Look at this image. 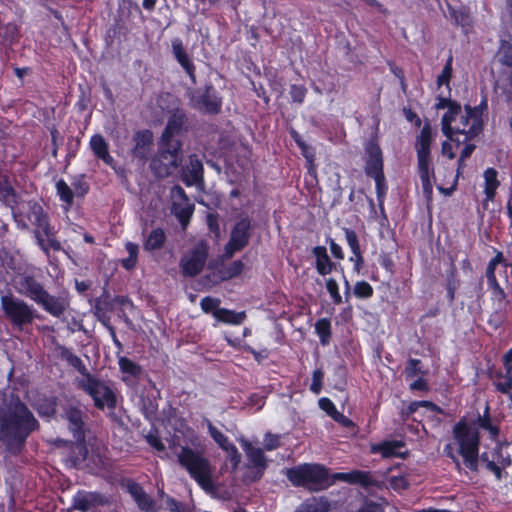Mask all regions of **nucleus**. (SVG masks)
I'll use <instances>...</instances> for the list:
<instances>
[{"label":"nucleus","instance_id":"35","mask_svg":"<svg viewBox=\"0 0 512 512\" xmlns=\"http://www.w3.org/2000/svg\"><path fill=\"white\" fill-rule=\"evenodd\" d=\"M125 249L128 253V257L122 259L121 264L125 269L130 270L134 268L137 264L139 247L135 243L127 242L125 244Z\"/></svg>","mask_w":512,"mask_h":512},{"label":"nucleus","instance_id":"7","mask_svg":"<svg viewBox=\"0 0 512 512\" xmlns=\"http://www.w3.org/2000/svg\"><path fill=\"white\" fill-rule=\"evenodd\" d=\"M182 162L181 142L166 143L160 140L159 152L151 162V168L158 177L169 176Z\"/></svg>","mask_w":512,"mask_h":512},{"label":"nucleus","instance_id":"17","mask_svg":"<svg viewBox=\"0 0 512 512\" xmlns=\"http://www.w3.org/2000/svg\"><path fill=\"white\" fill-rule=\"evenodd\" d=\"M35 303L54 317H60L69 305L65 297L50 295L46 290L43 291V295L39 296Z\"/></svg>","mask_w":512,"mask_h":512},{"label":"nucleus","instance_id":"16","mask_svg":"<svg viewBox=\"0 0 512 512\" xmlns=\"http://www.w3.org/2000/svg\"><path fill=\"white\" fill-rule=\"evenodd\" d=\"M191 101L194 108L204 113H218L221 108L220 99L210 87L202 92H196Z\"/></svg>","mask_w":512,"mask_h":512},{"label":"nucleus","instance_id":"64","mask_svg":"<svg viewBox=\"0 0 512 512\" xmlns=\"http://www.w3.org/2000/svg\"><path fill=\"white\" fill-rule=\"evenodd\" d=\"M172 49H173L174 56L176 58L179 57V56H182L183 54L186 53L184 48H183L182 42L179 39L173 40V42H172Z\"/></svg>","mask_w":512,"mask_h":512},{"label":"nucleus","instance_id":"20","mask_svg":"<svg viewBox=\"0 0 512 512\" xmlns=\"http://www.w3.org/2000/svg\"><path fill=\"white\" fill-rule=\"evenodd\" d=\"M152 133L148 130L139 131L134 135V148L132 154L139 159H146L152 143Z\"/></svg>","mask_w":512,"mask_h":512},{"label":"nucleus","instance_id":"57","mask_svg":"<svg viewBox=\"0 0 512 512\" xmlns=\"http://www.w3.org/2000/svg\"><path fill=\"white\" fill-rule=\"evenodd\" d=\"M441 153L443 156L447 157L448 159H454L455 153L453 151V145L452 141L449 139L444 141L441 145Z\"/></svg>","mask_w":512,"mask_h":512},{"label":"nucleus","instance_id":"53","mask_svg":"<svg viewBox=\"0 0 512 512\" xmlns=\"http://www.w3.org/2000/svg\"><path fill=\"white\" fill-rule=\"evenodd\" d=\"M465 144L466 145L463 148V150H462V152L460 154L459 161H458V169H457L458 173L463 168L464 161L472 154L473 150L475 149V145L474 144H470L469 142H466Z\"/></svg>","mask_w":512,"mask_h":512},{"label":"nucleus","instance_id":"62","mask_svg":"<svg viewBox=\"0 0 512 512\" xmlns=\"http://www.w3.org/2000/svg\"><path fill=\"white\" fill-rule=\"evenodd\" d=\"M69 361L74 367H76L79 370V372L82 374V377H84V373H88L87 369L85 368L79 357L72 355L69 358Z\"/></svg>","mask_w":512,"mask_h":512},{"label":"nucleus","instance_id":"22","mask_svg":"<svg viewBox=\"0 0 512 512\" xmlns=\"http://www.w3.org/2000/svg\"><path fill=\"white\" fill-rule=\"evenodd\" d=\"M510 464V456L504 453L501 447H498L493 452L492 460L487 461V468L494 473L498 480L502 478V470Z\"/></svg>","mask_w":512,"mask_h":512},{"label":"nucleus","instance_id":"54","mask_svg":"<svg viewBox=\"0 0 512 512\" xmlns=\"http://www.w3.org/2000/svg\"><path fill=\"white\" fill-rule=\"evenodd\" d=\"M263 443L268 451L274 450L280 445L279 437L273 434H266Z\"/></svg>","mask_w":512,"mask_h":512},{"label":"nucleus","instance_id":"44","mask_svg":"<svg viewBox=\"0 0 512 512\" xmlns=\"http://www.w3.org/2000/svg\"><path fill=\"white\" fill-rule=\"evenodd\" d=\"M373 294L372 286L366 281H359L354 286V295L357 298H369Z\"/></svg>","mask_w":512,"mask_h":512},{"label":"nucleus","instance_id":"63","mask_svg":"<svg viewBox=\"0 0 512 512\" xmlns=\"http://www.w3.org/2000/svg\"><path fill=\"white\" fill-rule=\"evenodd\" d=\"M503 365L506 373H512V348L504 354Z\"/></svg>","mask_w":512,"mask_h":512},{"label":"nucleus","instance_id":"8","mask_svg":"<svg viewBox=\"0 0 512 512\" xmlns=\"http://www.w3.org/2000/svg\"><path fill=\"white\" fill-rule=\"evenodd\" d=\"M77 385L93 399L97 408L115 407L116 395L106 382L92 376L90 373H84V377L77 380Z\"/></svg>","mask_w":512,"mask_h":512},{"label":"nucleus","instance_id":"31","mask_svg":"<svg viewBox=\"0 0 512 512\" xmlns=\"http://www.w3.org/2000/svg\"><path fill=\"white\" fill-rule=\"evenodd\" d=\"M129 492L134 497L138 506L142 510H149L152 507L151 498L143 491V489L136 483H132L128 486Z\"/></svg>","mask_w":512,"mask_h":512},{"label":"nucleus","instance_id":"55","mask_svg":"<svg viewBox=\"0 0 512 512\" xmlns=\"http://www.w3.org/2000/svg\"><path fill=\"white\" fill-rule=\"evenodd\" d=\"M244 264L241 261L233 262L226 271V278H233L241 274Z\"/></svg>","mask_w":512,"mask_h":512},{"label":"nucleus","instance_id":"51","mask_svg":"<svg viewBox=\"0 0 512 512\" xmlns=\"http://www.w3.org/2000/svg\"><path fill=\"white\" fill-rule=\"evenodd\" d=\"M390 486L397 491L406 489L408 487V481L404 476H392L389 479Z\"/></svg>","mask_w":512,"mask_h":512},{"label":"nucleus","instance_id":"23","mask_svg":"<svg viewBox=\"0 0 512 512\" xmlns=\"http://www.w3.org/2000/svg\"><path fill=\"white\" fill-rule=\"evenodd\" d=\"M241 445L251 465L260 469L262 472L266 467V459L263 451L260 448L254 447L247 440H241Z\"/></svg>","mask_w":512,"mask_h":512},{"label":"nucleus","instance_id":"19","mask_svg":"<svg viewBox=\"0 0 512 512\" xmlns=\"http://www.w3.org/2000/svg\"><path fill=\"white\" fill-rule=\"evenodd\" d=\"M105 499L95 492H79L74 496L73 504L75 509L80 511H88L90 508L101 505Z\"/></svg>","mask_w":512,"mask_h":512},{"label":"nucleus","instance_id":"12","mask_svg":"<svg viewBox=\"0 0 512 512\" xmlns=\"http://www.w3.org/2000/svg\"><path fill=\"white\" fill-rule=\"evenodd\" d=\"M250 220L248 218L240 219L231 232V237L225 246L226 258H231L236 251L243 249L249 240Z\"/></svg>","mask_w":512,"mask_h":512},{"label":"nucleus","instance_id":"36","mask_svg":"<svg viewBox=\"0 0 512 512\" xmlns=\"http://www.w3.org/2000/svg\"><path fill=\"white\" fill-rule=\"evenodd\" d=\"M327 501L314 499L311 502L302 504L295 512H328Z\"/></svg>","mask_w":512,"mask_h":512},{"label":"nucleus","instance_id":"43","mask_svg":"<svg viewBox=\"0 0 512 512\" xmlns=\"http://www.w3.org/2000/svg\"><path fill=\"white\" fill-rule=\"evenodd\" d=\"M220 300L213 298V297H204L201 302L200 306L201 309L205 313H212L213 317L215 318V311L220 310Z\"/></svg>","mask_w":512,"mask_h":512},{"label":"nucleus","instance_id":"13","mask_svg":"<svg viewBox=\"0 0 512 512\" xmlns=\"http://www.w3.org/2000/svg\"><path fill=\"white\" fill-rule=\"evenodd\" d=\"M366 151V173L376 180L379 185L383 178V158L379 145L374 141H369L365 146Z\"/></svg>","mask_w":512,"mask_h":512},{"label":"nucleus","instance_id":"2","mask_svg":"<svg viewBox=\"0 0 512 512\" xmlns=\"http://www.w3.org/2000/svg\"><path fill=\"white\" fill-rule=\"evenodd\" d=\"M453 437L444 448V453L453 460L458 470L461 469L458 456H461L467 468L478 469L479 432L466 420H460L453 427Z\"/></svg>","mask_w":512,"mask_h":512},{"label":"nucleus","instance_id":"33","mask_svg":"<svg viewBox=\"0 0 512 512\" xmlns=\"http://www.w3.org/2000/svg\"><path fill=\"white\" fill-rule=\"evenodd\" d=\"M118 364L121 372L125 374L123 378L125 381H127L129 377L136 378L141 374L140 366L127 357H120Z\"/></svg>","mask_w":512,"mask_h":512},{"label":"nucleus","instance_id":"27","mask_svg":"<svg viewBox=\"0 0 512 512\" xmlns=\"http://www.w3.org/2000/svg\"><path fill=\"white\" fill-rule=\"evenodd\" d=\"M246 318L245 312H235L225 308L215 311V319L226 324L238 325Z\"/></svg>","mask_w":512,"mask_h":512},{"label":"nucleus","instance_id":"10","mask_svg":"<svg viewBox=\"0 0 512 512\" xmlns=\"http://www.w3.org/2000/svg\"><path fill=\"white\" fill-rule=\"evenodd\" d=\"M0 304L5 316L18 328L31 324L36 316L32 306L12 295L2 296Z\"/></svg>","mask_w":512,"mask_h":512},{"label":"nucleus","instance_id":"26","mask_svg":"<svg viewBox=\"0 0 512 512\" xmlns=\"http://www.w3.org/2000/svg\"><path fill=\"white\" fill-rule=\"evenodd\" d=\"M484 181V193L486 195V200L492 201L500 184L497 179V171L493 168L486 169L484 172Z\"/></svg>","mask_w":512,"mask_h":512},{"label":"nucleus","instance_id":"47","mask_svg":"<svg viewBox=\"0 0 512 512\" xmlns=\"http://www.w3.org/2000/svg\"><path fill=\"white\" fill-rule=\"evenodd\" d=\"M323 377H324V374H323L322 370L316 369L313 371L312 383L310 385V390L314 394H319L321 392Z\"/></svg>","mask_w":512,"mask_h":512},{"label":"nucleus","instance_id":"39","mask_svg":"<svg viewBox=\"0 0 512 512\" xmlns=\"http://www.w3.org/2000/svg\"><path fill=\"white\" fill-rule=\"evenodd\" d=\"M207 428L210 436L213 440L224 450L225 447H228L231 443L228 441V438L219 431L209 420H206Z\"/></svg>","mask_w":512,"mask_h":512},{"label":"nucleus","instance_id":"38","mask_svg":"<svg viewBox=\"0 0 512 512\" xmlns=\"http://www.w3.org/2000/svg\"><path fill=\"white\" fill-rule=\"evenodd\" d=\"M330 328V321L326 318H322L316 322L315 329L318 336L320 337L322 344H326L328 342V339L331 335Z\"/></svg>","mask_w":512,"mask_h":512},{"label":"nucleus","instance_id":"24","mask_svg":"<svg viewBox=\"0 0 512 512\" xmlns=\"http://www.w3.org/2000/svg\"><path fill=\"white\" fill-rule=\"evenodd\" d=\"M313 255L317 272L322 276L329 274L334 264L331 262L326 248L324 246H316L313 249Z\"/></svg>","mask_w":512,"mask_h":512},{"label":"nucleus","instance_id":"5","mask_svg":"<svg viewBox=\"0 0 512 512\" xmlns=\"http://www.w3.org/2000/svg\"><path fill=\"white\" fill-rule=\"evenodd\" d=\"M178 462L183 466L189 475L206 491L214 489L213 467L210 461L201 453L191 448L182 447L177 455Z\"/></svg>","mask_w":512,"mask_h":512},{"label":"nucleus","instance_id":"46","mask_svg":"<svg viewBox=\"0 0 512 512\" xmlns=\"http://www.w3.org/2000/svg\"><path fill=\"white\" fill-rule=\"evenodd\" d=\"M496 387L502 393H508L512 389V373H506L500 375L497 382Z\"/></svg>","mask_w":512,"mask_h":512},{"label":"nucleus","instance_id":"60","mask_svg":"<svg viewBox=\"0 0 512 512\" xmlns=\"http://www.w3.org/2000/svg\"><path fill=\"white\" fill-rule=\"evenodd\" d=\"M495 268H496V265H494L490 261L486 268V277H487L488 285L498 283L496 276H495Z\"/></svg>","mask_w":512,"mask_h":512},{"label":"nucleus","instance_id":"32","mask_svg":"<svg viewBox=\"0 0 512 512\" xmlns=\"http://www.w3.org/2000/svg\"><path fill=\"white\" fill-rule=\"evenodd\" d=\"M166 236L162 229H154L148 235L145 243L144 249L147 251H153L160 249L165 243Z\"/></svg>","mask_w":512,"mask_h":512},{"label":"nucleus","instance_id":"56","mask_svg":"<svg viewBox=\"0 0 512 512\" xmlns=\"http://www.w3.org/2000/svg\"><path fill=\"white\" fill-rule=\"evenodd\" d=\"M178 60V62L180 63V65L186 70V72L191 76L193 77V73H194V66L193 64L191 63L188 55L185 53L183 54L182 56H179L176 58Z\"/></svg>","mask_w":512,"mask_h":512},{"label":"nucleus","instance_id":"58","mask_svg":"<svg viewBox=\"0 0 512 512\" xmlns=\"http://www.w3.org/2000/svg\"><path fill=\"white\" fill-rule=\"evenodd\" d=\"M419 407H426V408L430 409L431 411L437 410V407L433 403H431V402H428V401H418V402H413V403L410 404L409 411L410 412H415Z\"/></svg>","mask_w":512,"mask_h":512},{"label":"nucleus","instance_id":"34","mask_svg":"<svg viewBox=\"0 0 512 512\" xmlns=\"http://www.w3.org/2000/svg\"><path fill=\"white\" fill-rule=\"evenodd\" d=\"M56 190L61 201L65 203V209L68 210L73 203V191L64 180L57 181Z\"/></svg>","mask_w":512,"mask_h":512},{"label":"nucleus","instance_id":"3","mask_svg":"<svg viewBox=\"0 0 512 512\" xmlns=\"http://www.w3.org/2000/svg\"><path fill=\"white\" fill-rule=\"evenodd\" d=\"M0 424L1 439L7 443L9 449L20 445L37 426L32 413L19 400L11 402L7 413L0 418Z\"/></svg>","mask_w":512,"mask_h":512},{"label":"nucleus","instance_id":"11","mask_svg":"<svg viewBox=\"0 0 512 512\" xmlns=\"http://www.w3.org/2000/svg\"><path fill=\"white\" fill-rule=\"evenodd\" d=\"M208 257L207 245L199 242L186 251L180 259L181 273L185 277H194L201 273Z\"/></svg>","mask_w":512,"mask_h":512},{"label":"nucleus","instance_id":"1","mask_svg":"<svg viewBox=\"0 0 512 512\" xmlns=\"http://www.w3.org/2000/svg\"><path fill=\"white\" fill-rule=\"evenodd\" d=\"M443 134L456 145L470 142L482 129L481 112L477 108H461L452 104L441 120Z\"/></svg>","mask_w":512,"mask_h":512},{"label":"nucleus","instance_id":"30","mask_svg":"<svg viewBox=\"0 0 512 512\" xmlns=\"http://www.w3.org/2000/svg\"><path fill=\"white\" fill-rule=\"evenodd\" d=\"M489 287L491 289V300L496 313L505 311L508 302L504 290L500 287L499 283L490 284Z\"/></svg>","mask_w":512,"mask_h":512},{"label":"nucleus","instance_id":"48","mask_svg":"<svg viewBox=\"0 0 512 512\" xmlns=\"http://www.w3.org/2000/svg\"><path fill=\"white\" fill-rule=\"evenodd\" d=\"M345 238L352 252L360 250V245L356 233L351 229H345Z\"/></svg>","mask_w":512,"mask_h":512},{"label":"nucleus","instance_id":"14","mask_svg":"<svg viewBox=\"0 0 512 512\" xmlns=\"http://www.w3.org/2000/svg\"><path fill=\"white\" fill-rule=\"evenodd\" d=\"M13 287L22 296L32 301H36L39 296L43 295L45 290L41 283L34 277L27 274H19L13 279Z\"/></svg>","mask_w":512,"mask_h":512},{"label":"nucleus","instance_id":"40","mask_svg":"<svg viewBox=\"0 0 512 512\" xmlns=\"http://www.w3.org/2000/svg\"><path fill=\"white\" fill-rule=\"evenodd\" d=\"M486 412H488V409H486ZM477 422L479 427L489 432L491 438L495 439L498 436L499 429L491 422L487 413L483 416H479Z\"/></svg>","mask_w":512,"mask_h":512},{"label":"nucleus","instance_id":"42","mask_svg":"<svg viewBox=\"0 0 512 512\" xmlns=\"http://www.w3.org/2000/svg\"><path fill=\"white\" fill-rule=\"evenodd\" d=\"M326 289L334 304L339 305L342 303V296L339 292V286L335 279L329 278L326 280Z\"/></svg>","mask_w":512,"mask_h":512},{"label":"nucleus","instance_id":"28","mask_svg":"<svg viewBox=\"0 0 512 512\" xmlns=\"http://www.w3.org/2000/svg\"><path fill=\"white\" fill-rule=\"evenodd\" d=\"M334 479L341 480L347 483H359L367 486L371 483V477L367 472L352 471L347 473H336Z\"/></svg>","mask_w":512,"mask_h":512},{"label":"nucleus","instance_id":"15","mask_svg":"<svg viewBox=\"0 0 512 512\" xmlns=\"http://www.w3.org/2000/svg\"><path fill=\"white\" fill-rule=\"evenodd\" d=\"M172 199H173V213L181 222L183 228L186 227L189 218L193 213V205L190 203L189 199L186 197L185 192L182 187L175 186L171 191Z\"/></svg>","mask_w":512,"mask_h":512},{"label":"nucleus","instance_id":"52","mask_svg":"<svg viewBox=\"0 0 512 512\" xmlns=\"http://www.w3.org/2000/svg\"><path fill=\"white\" fill-rule=\"evenodd\" d=\"M290 94L293 101L302 103L306 95V89L303 86L292 85L290 89Z\"/></svg>","mask_w":512,"mask_h":512},{"label":"nucleus","instance_id":"25","mask_svg":"<svg viewBox=\"0 0 512 512\" xmlns=\"http://www.w3.org/2000/svg\"><path fill=\"white\" fill-rule=\"evenodd\" d=\"M202 173L203 166L201 161L197 157L191 156L189 166L184 174V182L188 186L197 185L202 178Z\"/></svg>","mask_w":512,"mask_h":512},{"label":"nucleus","instance_id":"49","mask_svg":"<svg viewBox=\"0 0 512 512\" xmlns=\"http://www.w3.org/2000/svg\"><path fill=\"white\" fill-rule=\"evenodd\" d=\"M224 451L227 453V456L229 457V459L233 465V468L234 469L237 468V466L239 465V463L241 461V455L238 452L236 446L233 444H230L228 447H225Z\"/></svg>","mask_w":512,"mask_h":512},{"label":"nucleus","instance_id":"18","mask_svg":"<svg viewBox=\"0 0 512 512\" xmlns=\"http://www.w3.org/2000/svg\"><path fill=\"white\" fill-rule=\"evenodd\" d=\"M185 122V114L180 111L175 112L168 120L166 128L162 134L161 141H165L166 143L171 141H180L178 137L184 131Z\"/></svg>","mask_w":512,"mask_h":512},{"label":"nucleus","instance_id":"21","mask_svg":"<svg viewBox=\"0 0 512 512\" xmlns=\"http://www.w3.org/2000/svg\"><path fill=\"white\" fill-rule=\"evenodd\" d=\"M90 148L94 155L101 159L108 166H113L114 159L109 153L108 143L105 141L102 135L95 134L90 139Z\"/></svg>","mask_w":512,"mask_h":512},{"label":"nucleus","instance_id":"6","mask_svg":"<svg viewBox=\"0 0 512 512\" xmlns=\"http://www.w3.org/2000/svg\"><path fill=\"white\" fill-rule=\"evenodd\" d=\"M28 220L35 228V236L41 249L48 253L49 250H60V243L55 238V230L50 226L48 217L38 204L31 205Z\"/></svg>","mask_w":512,"mask_h":512},{"label":"nucleus","instance_id":"9","mask_svg":"<svg viewBox=\"0 0 512 512\" xmlns=\"http://www.w3.org/2000/svg\"><path fill=\"white\" fill-rule=\"evenodd\" d=\"M288 479L296 486L319 489L327 484V472L324 467L316 464H305L290 469Z\"/></svg>","mask_w":512,"mask_h":512},{"label":"nucleus","instance_id":"61","mask_svg":"<svg viewBox=\"0 0 512 512\" xmlns=\"http://www.w3.org/2000/svg\"><path fill=\"white\" fill-rule=\"evenodd\" d=\"M332 419H334L336 422L340 423L341 425L345 426V427H350L352 426V421L346 417L344 414L340 413L339 411H337L333 416H332Z\"/></svg>","mask_w":512,"mask_h":512},{"label":"nucleus","instance_id":"50","mask_svg":"<svg viewBox=\"0 0 512 512\" xmlns=\"http://www.w3.org/2000/svg\"><path fill=\"white\" fill-rule=\"evenodd\" d=\"M319 407L325 411L331 418L338 411L334 405V403L326 397L319 399Z\"/></svg>","mask_w":512,"mask_h":512},{"label":"nucleus","instance_id":"41","mask_svg":"<svg viewBox=\"0 0 512 512\" xmlns=\"http://www.w3.org/2000/svg\"><path fill=\"white\" fill-rule=\"evenodd\" d=\"M452 76V56H450L441 72V74L437 78V86L441 88L445 85L449 89V80Z\"/></svg>","mask_w":512,"mask_h":512},{"label":"nucleus","instance_id":"37","mask_svg":"<svg viewBox=\"0 0 512 512\" xmlns=\"http://www.w3.org/2000/svg\"><path fill=\"white\" fill-rule=\"evenodd\" d=\"M67 418L70 423V429L74 433L76 437H80V432L82 428V415L79 410L71 409L67 412Z\"/></svg>","mask_w":512,"mask_h":512},{"label":"nucleus","instance_id":"59","mask_svg":"<svg viewBox=\"0 0 512 512\" xmlns=\"http://www.w3.org/2000/svg\"><path fill=\"white\" fill-rule=\"evenodd\" d=\"M147 442L153 447L155 448L157 451H163L165 449V446L164 444L162 443V441L155 435H151L149 434L147 437Z\"/></svg>","mask_w":512,"mask_h":512},{"label":"nucleus","instance_id":"45","mask_svg":"<svg viewBox=\"0 0 512 512\" xmlns=\"http://www.w3.org/2000/svg\"><path fill=\"white\" fill-rule=\"evenodd\" d=\"M499 61L509 67H512V46L503 44L498 52Z\"/></svg>","mask_w":512,"mask_h":512},{"label":"nucleus","instance_id":"4","mask_svg":"<svg viewBox=\"0 0 512 512\" xmlns=\"http://www.w3.org/2000/svg\"><path fill=\"white\" fill-rule=\"evenodd\" d=\"M435 133L431 125L427 122L423 125L420 133L415 140V150L417 154V169L422 185V191L427 199H430L433 193L434 167L431 158V144Z\"/></svg>","mask_w":512,"mask_h":512},{"label":"nucleus","instance_id":"29","mask_svg":"<svg viewBox=\"0 0 512 512\" xmlns=\"http://www.w3.org/2000/svg\"><path fill=\"white\" fill-rule=\"evenodd\" d=\"M399 441H387L371 447L373 453H380L383 457H394L400 455L399 449L402 447Z\"/></svg>","mask_w":512,"mask_h":512}]
</instances>
